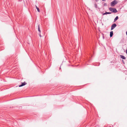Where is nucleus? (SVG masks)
Returning a JSON list of instances; mask_svg holds the SVG:
<instances>
[{
  "mask_svg": "<svg viewBox=\"0 0 127 127\" xmlns=\"http://www.w3.org/2000/svg\"><path fill=\"white\" fill-rule=\"evenodd\" d=\"M38 31L40 33L41 32V31L40 30L39 25L38 26Z\"/></svg>",
  "mask_w": 127,
  "mask_h": 127,
  "instance_id": "9d476101",
  "label": "nucleus"
},
{
  "mask_svg": "<svg viewBox=\"0 0 127 127\" xmlns=\"http://www.w3.org/2000/svg\"><path fill=\"white\" fill-rule=\"evenodd\" d=\"M122 62H123V63L124 64V61H123V60H122Z\"/></svg>",
  "mask_w": 127,
  "mask_h": 127,
  "instance_id": "4468645a",
  "label": "nucleus"
},
{
  "mask_svg": "<svg viewBox=\"0 0 127 127\" xmlns=\"http://www.w3.org/2000/svg\"><path fill=\"white\" fill-rule=\"evenodd\" d=\"M99 0H95V1L96 2H97V1H98Z\"/></svg>",
  "mask_w": 127,
  "mask_h": 127,
  "instance_id": "f8f14e48",
  "label": "nucleus"
},
{
  "mask_svg": "<svg viewBox=\"0 0 127 127\" xmlns=\"http://www.w3.org/2000/svg\"><path fill=\"white\" fill-rule=\"evenodd\" d=\"M39 36L40 37H41V34H40H40H39Z\"/></svg>",
  "mask_w": 127,
  "mask_h": 127,
  "instance_id": "2eb2a0df",
  "label": "nucleus"
},
{
  "mask_svg": "<svg viewBox=\"0 0 127 127\" xmlns=\"http://www.w3.org/2000/svg\"><path fill=\"white\" fill-rule=\"evenodd\" d=\"M118 3V2L116 0H115L111 3V6H114L115 5L117 4Z\"/></svg>",
  "mask_w": 127,
  "mask_h": 127,
  "instance_id": "f03ea898",
  "label": "nucleus"
},
{
  "mask_svg": "<svg viewBox=\"0 0 127 127\" xmlns=\"http://www.w3.org/2000/svg\"><path fill=\"white\" fill-rule=\"evenodd\" d=\"M27 84V83H26L25 82H24L22 83V84L19 86V87H21L22 86H23Z\"/></svg>",
  "mask_w": 127,
  "mask_h": 127,
  "instance_id": "20e7f679",
  "label": "nucleus"
},
{
  "mask_svg": "<svg viewBox=\"0 0 127 127\" xmlns=\"http://www.w3.org/2000/svg\"><path fill=\"white\" fill-rule=\"evenodd\" d=\"M109 9L111 12L113 13H116L117 12L116 9L115 8H113L112 7L109 8Z\"/></svg>",
  "mask_w": 127,
  "mask_h": 127,
  "instance_id": "f257e3e1",
  "label": "nucleus"
},
{
  "mask_svg": "<svg viewBox=\"0 0 127 127\" xmlns=\"http://www.w3.org/2000/svg\"><path fill=\"white\" fill-rule=\"evenodd\" d=\"M126 34L127 35V31L126 32Z\"/></svg>",
  "mask_w": 127,
  "mask_h": 127,
  "instance_id": "dca6fc26",
  "label": "nucleus"
},
{
  "mask_svg": "<svg viewBox=\"0 0 127 127\" xmlns=\"http://www.w3.org/2000/svg\"><path fill=\"white\" fill-rule=\"evenodd\" d=\"M103 1H105L106 0H102Z\"/></svg>",
  "mask_w": 127,
  "mask_h": 127,
  "instance_id": "f3484780",
  "label": "nucleus"
},
{
  "mask_svg": "<svg viewBox=\"0 0 127 127\" xmlns=\"http://www.w3.org/2000/svg\"><path fill=\"white\" fill-rule=\"evenodd\" d=\"M126 53L127 54V49L126 50Z\"/></svg>",
  "mask_w": 127,
  "mask_h": 127,
  "instance_id": "ddd939ff",
  "label": "nucleus"
},
{
  "mask_svg": "<svg viewBox=\"0 0 127 127\" xmlns=\"http://www.w3.org/2000/svg\"><path fill=\"white\" fill-rule=\"evenodd\" d=\"M95 7L96 8H97V5L96 3H95Z\"/></svg>",
  "mask_w": 127,
  "mask_h": 127,
  "instance_id": "9b49d317",
  "label": "nucleus"
},
{
  "mask_svg": "<svg viewBox=\"0 0 127 127\" xmlns=\"http://www.w3.org/2000/svg\"><path fill=\"white\" fill-rule=\"evenodd\" d=\"M117 26L116 24L115 23H114L112 24L111 26V30H112L113 29Z\"/></svg>",
  "mask_w": 127,
  "mask_h": 127,
  "instance_id": "7ed1b4c3",
  "label": "nucleus"
},
{
  "mask_svg": "<svg viewBox=\"0 0 127 127\" xmlns=\"http://www.w3.org/2000/svg\"><path fill=\"white\" fill-rule=\"evenodd\" d=\"M113 31H111L110 32V37H111L113 35Z\"/></svg>",
  "mask_w": 127,
  "mask_h": 127,
  "instance_id": "0eeeda50",
  "label": "nucleus"
},
{
  "mask_svg": "<svg viewBox=\"0 0 127 127\" xmlns=\"http://www.w3.org/2000/svg\"><path fill=\"white\" fill-rule=\"evenodd\" d=\"M120 57L121 58L123 59H126V58L123 55H120Z\"/></svg>",
  "mask_w": 127,
  "mask_h": 127,
  "instance_id": "423d86ee",
  "label": "nucleus"
},
{
  "mask_svg": "<svg viewBox=\"0 0 127 127\" xmlns=\"http://www.w3.org/2000/svg\"><path fill=\"white\" fill-rule=\"evenodd\" d=\"M35 6L36 8L37 9V11L38 12H39L40 10H39V8L36 5H35Z\"/></svg>",
  "mask_w": 127,
  "mask_h": 127,
  "instance_id": "1a4fd4ad",
  "label": "nucleus"
},
{
  "mask_svg": "<svg viewBox=\"0 0 127 127\" xmlns=\"http://www.w3.org/2000/svg\"><path fill=\"white\" fill-rule=\"evenodd\" d=\"M118 19V16H117L114 19V22L116 21Z\"/></svg>",
  "mask_w": 127,
  "mask_h": 127,
  "instance_id": "6e6552de",
  "label": "nucleus"
},
{
  "mask_svg": "<svg viewBox=\"0 0 127 127\" xmlns=\"http://www.w3.org/2000/svg\"><path fill=\"white\" fill-rule=\"evenodd\" d=\"M111 13V12H106L105 13H103L102 15H104L107 14H109Z\"/></svg>",
  "mask_w": 127,
  "mask_h": 127,
  "instance_id": "39448f33",
  "label": "nucleus"
}]
</instances>
